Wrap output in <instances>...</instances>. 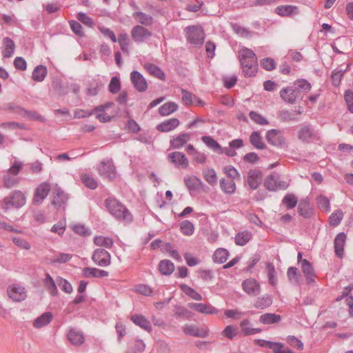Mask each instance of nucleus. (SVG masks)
Here are the masks:
<instances>
[{"label":"nucleus","mask_w":353,"mask_h":353,"mask_svg":"<svg viewBox=\"0 0 353 353\" xmlns=\"http://www.w3.org/2000/svg\"><path fill=\"white\" fill-rule=\"evenodd\" d=\"M190 139L189 133L183 132L173 137L170 141V147L172 149H179L185 145Z\"/></svg>","instance_id":"nucleus-28"},{"label":"nucleus","mask_w":353,"mask_h":353,"mask_svg":"<svg viewBox=\"0 0 353 353\" xmlns=\"http://www.w3.org/2000/svg\"><path fill=\"white\" fill-rule=\"evenodd\" d=\"M184 183L187 188L190 191L198 190L202 185L201 179L195 176L185 178Z\"/></svg>","instance_id":"nucleus-46"},{"label":"nucleus","mask_w":353,"mask_h":353,"mask_svg":"<svg viewBox=\"0 0 353 353\" xmlns=\"http://www.w3.org/2000/svg\"><path fill=\"white\" fill-rule=\"evenodd\" d=\"M19 179L16 176L6 173L3 176V187L8 189L12 188L19 183Z\"/></svg>","instance_id":"nucleus-50"},{"label":"nucleus","mask_w":353,"mask_h":353,"mask_svg":"<svg viewBox=\"0 0 353 353\" xmlns=\"http://www.w3.org/2000/svg\"><path fill=\"white\" fill-rule=\"evenodd\" d=\"M345 73V70H338L337 68L332 70L331 79L334 87H338L340 85Z\"/></svg>","instance_id":"nucleus-59"},{"label":"nucleus","mask_w":353,"mask_h":353,"mask_svg":"<svg viewBox=\"0 0 353 353\" xmlns=\"http://www.w3.org/2000/svg\"><path fill=\"white\" fill-rule=\"evenodd\" d=\"M26 198L24 194L20 190H14L9 196L5 197L1 203V208L5 212L10 207L15 208H21L26 204Z\"/></svg>","instance_id":"nucleus-3"},{"label":"nucleus","mask_w":353,"mask_h":353,"mask_svg":"<svg viewBox=\"0 0 353 353\" xmlns=\"http://www.w3.org/2000/svg\"><path fill=\"white\" fill-rule=\"evenodd\" d=\"M242 73L246 78L254 77L259 70L258 58L255 52L246 47H242L238 52Z\"/></svg>","instance_id":"nucleus-1"},{"label":"nucleus","mask_w":353,"mask_h":353,"mask_svg":"<svg viewBox=\"0 0 353 353\" xmlns=\"http://www.w3.org/2000/svg\"><path fill=\"white\" fill-rule=\"evenodd\" d=\"M272 304V299L270 295L265 294L261 297H259L255 303L254 307L256 309H265L270 307Z\"/></svg>","instance_id":"nucleus-43"},{"label":"nucleus","mask_w":353,"mask_h":353,"mask_svg":"<svg viewBox=\"0 0 353 353\" xmlns=\"http://www.w3.org/2000/svg\"><path fill=\"white\" fill-rule=\"evenodd\" d=\"M130 320L137 326L150 333L152 331L151 323L142 314H133Z\"/></svg>","instance_id":"nucleus-26"},{"label":"nucleus","mask_w":353,"mask_h":353,"mask_svg":"<svg viewBox=\"0 0 353 353\" xmlns=\"http://www.w3.org/2000/svg\"><path fill=\"white\" fill-rule=\"evenodd\" d=\"M301 270L305 277L307 284H313L315 282L316 275L312 263L308 260L303 259V264H301Z\"/></svg>","instance_id":"nucleus-21"},{"label":"nucleus","mask_w":353,"mask_h":353,"mask_svg":"<svg viewBox=\"0 0 353 353\" xmlns=\"http://www.w3.org/2000/svg\"><path fill=\"white\" fill-rule=\"evenodd\" d=\"M252 239V234L247 230L239 232L234 238L235 243L237 245L243 246L247 244Z\"/></svg>","instance_id":"nucleus-45"},{"label":"nucleus","mask_w":353,"mask_h":353,"mask_svg":"<svg viewBox=\"0 0 353 353\" xmlns=\"http://www.w3.org/2000/svg\"><path fill=\"white\" fill-rule=\"evenodd\" d=\"M343 212L341 210L333 212L329 217V223L332 227L338 226L343 219Z\"/></svg>","instance_id":"nucleus-52"},{"label":"nucleus","mask_w":353,"mask_h":353,"mask_svg":"<svg viewBox=\"0 0 353 353\" xmlns=\"http://www.w3.org/2000/svg\"><path fill=\"white\" fill-rule=\"evenodd\" d=\"M297 203L298 199L293 194H287L282 199V203L288 210L294 208L297 205Z\"/></svg>","instance_id":"nucleus-56"},{"label":"nucleus","mask_w":353,"mask_h":353,"mask_svg":"<svg viewBox=\"0 0 353 353\" xmlns=\"http://www.w3.org/2000/svg\"><path fill=\"white\" fill-rule=\"evenodd\" d=\"M45 287L47 288L49 293L52 296H55L58 294V290L55 282L50 274H46V278L43 280Z\"/></svg>","instance_id":"nucleus-41"},{"label":"nucleus","mask_w":353,"mask_h":353,"mask_svg":"<svg viewBox=\"0 0 353 353\" xmlns=\"http://www.w3.org/2000/svg\"><path fill=\"white\" fill-rule=\"evenodd\" d=\"M144 68L152 76H153L161 81L165 80V74L164 72L158 65L153 64V63H147L144 65Z\"/></svg>","instance_id":"nucleus-30"},{"label":"nucleus","mask_w":353,"mask_h":353,"mask_svg":"<svg viewBox=\"0 0 353 353\" xmlns=\"http://www.w3.org/2000/svg\"><path fill=\"white\" fill-rule=\"evenodd\" d=\"M265 139L269 144L276 148H282L287 146L285 139L280 130L271 129L268 130Z\"/></svg>","instance_id":"nucleus-8"},{"label":"nucleus","mask_w":353,"mask_h":353,"mask_svg":"<svg viewBox=\"0 0 353 353\" xmlns=\"http://www.w3.org/2000/svg\"><path fill=\"white\" fill-rule=\"evenodd\" d=\"M52 86L59 96H64L67 94L69 91L68 85L64 84L59 78L53 79Z\"/></svg>","instance_id":"nucleus-35"},{"label":"nucleus","mask_w":353,"mask_h":353,"mask_svg":"<svg viewBox=\"0 0 353 353\" xmlns=\"http://www.w3.org/2000/svg\"><path fill=\"white\" fill-rule=\"evenodd\" d=\"M220 187L226 194H232L236 190V184L232 179H221L220 180Z\"/></svg>","instance_id":"nucleus-42"},{"label":"nucleus","mask_w":353,"mask_h":353,"mask_svg":"<svg viewBox=\"0 0 353 353\" xmlns=\"http://www.w3.org/2000/svg\"><path fill=\"white\" fill-rule=\"evenodd\" d=\"M158 270L161 274L169 276L174 272V265L170 260L163 259L160 261L158 265Z\"/></svg>","instance_id":"nucleus-33"},{"label":"nucleus","mask_w":353,"mask_h":353,"mask_svg":"<svg viewBox=\"0 0 353 353\" xmlns=\"http://www.w3.org/2000/svg\"><path fill=\"white\" fill-rule=\"evenodd\" d=\"M281 320V316L274 313H265L259 317V321L265 325L278 323Z\"/></svg>","instance_id":"nucleus-40"},{"label":"nucleus","mask_w":353,"mask_h":353,"mask_svg":"<svg viewBox=\"0 0 353 353\" xmlns=\"http://www.w3.org/2000/svg\"><path fill=\"white\" fill-rule=\"evenodd\" d=\"M109 275L108 271L99 270L96 268L86 267L83 269V276L85 278H103Z\"/></svg>","instance_id":"nucleus-29"},{"label":"nucleus","mask_w":353,"mask_h":353,"mask_svg":"<svg viewBox=\"0 0 353 353\" xmlns=\"http://www.w3.org/2000/svg\"><path fill=\"white\" fill-rule=\"evenodd\" d=\"M243 290L250 296H256L260 294L259 283L254 279H248L242 283Z\"/></svg>","instance_id":"nucleus-19"},{"label":"nucleus","mask_w":353,"mask_h":353,"mask_svg":"<svg viewBox=\"0 0 353 353\" xmlns=\"http://www.w3.org/2000/svg\"><path fill=\"white\" fill-rule=\"evenodd\" d=\"M287 276L289 281L294 285H299L301 274L298 268L295 267H290L287 271Z\"/></svg>","instance_id":"nucleus-48"},{"label":"nucleus","mask_w":353,"mask_h":353,"mask_svg":"<svg viewBox=\"0 0 353 353\" xmlns=\"http://www.w3.org/2000/svg\"><path fill=\"white\" fill-rule=\"evenodd\" d=\"M347 236L345 232H340L336 234L334 240V249L336 256L342 259L344 256V246Z\"/></svg>","instance_id":"nucleus-20"},{"label":"nucleus","mask_w":353,"mask_h":353,"mask_svg":"<svg viewBox=\"0 0 353 353\" xmlns=\"http://www.w3.org/2000/svg\"><path fill=\"white\" fill-rule=\"evenodd\" d=\"M263 185L266 190L272 192L278 190H285L288 187V184L284 181H281L279 174L275 172L265 179Z\"/></svg>","instance_id":"nucleus-6"},{"label":"nucleus","mask_w":353,"mask_h":353,"mask_svg":"<svg viewBox=\"0 0 353 353\" xmlns=\"http://www.w3.org/2000/svg\"><path fill=\"white\" fill-rule=\"evenodd\" d=\"M130 79L133 86L138 92H143L148 89L147 81L139 72L133 70L130 74Z\"/></svg>","instance_id":"nucleus-16"},{"label":"nucleus","mask_w":353,"mask_h":353,"mask_svg":"<svg viewBox=\"0 0 353 353\" xmlns=\"http://www.w3.org/2000/svg\"><path fill=\"white\" fill-rule=\"evenodd\" d=\"M344 99L349 112L353 113V90L348 89L344 92Z\"/></svg>","instance_id":"nucleus-64"},{"label":"nucleus","mask_w":353,"mask_h":353,"mask_svg":"<svg viewBox=\"0 0 353 353\" xmlns=\"http://www.w3.org/2000/svg\"><path fill=\"white\" fill-rule=\"evenodd\" d=\"M82 183L91 190H95L98 187V182L94 177L88 174H83L81 176Z\"/></svg>","instance_id":"nucleus-53"},{"label":"nucleus","mask_w":353,"mask_h":353,"mask_svg":"<svg viewBox=\"0 0 353 353\" xmlns=\"http://www.w3.org/2000/svg\"><path fill=\"white\" fill-rule=\"evenodd\" d=\"M67 339L71 344L75 346H80L85 341L83 334L75 328H70L68 330Z\"/></svg>","instance_id":"nucleus-25"},{"label":"nucleus","mask_w":353,"mask_h":353,"mask_svg":"<svg viewBox=\"0 0 353 353\" xmlns=\"http://www.w3.org/2000/svg\"><path fill=\"white\" fill-rule=\"evenodd\" d=\"M263 173L259 169H252L248 172L247 180L249 188L256 190L262 183Z\"/></svg>","instance_id":"nucleus-12"},{"label":"nucleus","mask_w":353,"mask_h":353,"mask_svg":"<svg viewBox=\"0 0 353 353\" xmlns=\"http://www.w3.org/2000/svg\"><path fill=\"white\" fill-rule=\"evenodd\" d=\"M50 185L47 182H43L34 190L33 203H41L48 195L50 191Z\"/></svg>","instance_id":"nucleus-17"},{"label":"nucleus","mask_w":353,"mask_h":353,"mask_svg":"<svg viewBox=\"0 0 353 353\" xmlns=\"http://www.w3.org/2000/svg\"><path fill=\"white\" fill-rule=\"evenodd\" d=\"M203 178L211 185L217 183V176L214 169L208 168L203 172Z\"/></svg>","instance_id":"nucleus-57"},{"label":"nucleus","mask_w":353,"mask_h":353,"mask_svg":"<svg viewBox=\"0 0 353 353\" xmlns=\"http://www.w3.org/2000/svg\"><path fill=\"white\" fill-rule=\"evenodd\" d=\"M178 110V105L172 101H169L159 108V114L161 116H168Z\"/></svg>","instance_id":"nucleus-39"},{"label":"nucleus","mask_w":353,"mask_h":353,"mask_svg":"<svg viewBox=\"0 0 353 353\" xmlns=\"http://www.w3.org/2000/svg\"><path fill=\"white\" fill-rule=\"evenodd\" d=\"M298 213L304 219H310L313 214V209L310 208V200L308 197L301 199L298 205Z\"/></svg>","instance_id":"nucleus-24"},{"label":"nucleus","mask_w":353,"mask_h":353,"mask_svg":"<svg viewBox=\"0 0 353 353\" xmlns=\"http://www.w3.org/2000/svg\"><path fill=\"white\" fill-rule=\"evenodd\" d=\"M3 43L5 48L2 51V55L4 58H9L14 54L15 43L12 39L8 37L3 38Z\"/></svg>","instance_id":"nucleus-34"},{"label":"nucleus","mask_w":353,"mask_h":353,"mask_svg":"<svg viewBox=\"0 0 353 353\" xmlns=\"http://www.w3.org/2000/svg\"><path fill=\"white\" fill-rule=\"evenodd\" d=\"M275 13L282 17H289L299 13V8L295 6H279L275 9Z\"/></svg>","instance_id":"nucleus-31"},{"label":"nucleus","mask_w":353,"mask_h":353,"mask_svg":"<svg viewBox=\"0 0 353 353\" xmlns=\"http://www.w3.org/2000/svg\"><path fill=\"white\" fill-rule=\"evenodd\" d=\"M7 292L8 296L15 302H21L27 297L25 288L19 285L9 286Z\"/></svg>","instance_id":"nucleus-15"},{"label":"nucleus","mask_w":353,"mask_h":353,"mask_svg":"<svg viewBox=\"0 0 353 353\" xmlns=\"http://www.w3.org/2000/svg\"><path fill=\"white\" fill-rule=\"evenodd\" d=\"M254 343L262 347L272 350L273 353H295L284 343L281 342H272L265 339H255Z\"/></svg>","instance_id":"nucleus-5"},{"label":"nucleus","mask_w":353,"mask_h":353,"mask_svg":"<svg viewBox=\"0 0 353 353\" xmlns=\"http://www.w3.org/2000/svg\"><path fill=\"white\" fill-rule=\"evenodd\" d=\"M94 243L97 246L111 248L113 246V240L110 237L98 236L94 239Z\"/></svg>","instance_id":"nucleus-54"},{"label":"nucleus","mask_w":353,"mask_h":353,"mask_svg":"<svg viewBox=\"0 0 353 353\" xmlns=\"http://www.w3.org/2000/svg\"><path fill=\"white\" fill-rule=\"evenodd\" d=\"M280 97L287 103L294 104L300 100L299 95L295 92L292 87L288 86L282 88L279 92Z\"/></svg>","instance_id":"nucleus-23"},{"label":"nucleus","mask_w":353,"mask_h":353,"mask_svg":"<svg viewBox=\"0 0 353 353\" xmlns=\"http://www.w3.org/2000/svg\"><path fill=\"white\" fill-rule=\"evenodd\" d=\"M266 270L268 272V281L269 283L272 285L275 286L277 282V280L276 279V270L274 265L272 263H268L266 265Z\"/></svg>","instance_id":"nucleus-58"},{"label":"nucleus","mask_w":353,"mask_h":353,"mask_svg":"<svg viewBox=\"0 0 353 353\" xmlns=\"http://www.w3.org/2000/svg\"><path fill=\"white\" fill-rule=\"evenodd\" d=\"M92 261L99 266L107 267L110 265V254L103 248L96 249L92 256Z\"/></svg>","instance_id":"nucleus-9"},{"label":"nucleus","mask_w":353,"mask_h":353,"mask_svg":"<svg viewBox=\"0 0 353 353\" xmlns=\"http://www.w3.org/2000/svg\"><path fill=\"white\" fill-rule=\"evenodd\" d=\"M169 161L176 168L185 169L189 165L186 156L181 152H173L168 155Z\"/></svg>","instance_id":"nucleus-11"},{"label":"nucleus","mask_w":353,"mask_h":353,"mask_svg":"<svg viewBox=\"0 0 353 353\" xmlns=\"http://www.w3.org/2000/svg\"><path fill=\"white\" fill-rule=\"evenodd\" d=\"M250 143L256 149L263 150L266 149L267 146L263 143L262 137L259 131H254L250 136Z\"/></svg>","instance_id":"nucleus-38"},{"label":"nucleus","mask_w":353,"mask_h":353,"mask_svg":"<svg viewBox=\"0 0 353 353\" xmlns=\"http://www.w3.org/2000/svg\"><path fill=\"white\" fill-rule=\"evenodd\" d=\"M175 310L174 316L176 318L181 317L188 319L192 316V312L183 306L176 305Z\"/></svg>","instance_id":"nucleus-62"},{"label":"nucleus","mask_w":353,"mask_h":353,"mask_svg":"<svg viewBox=\"0 0 353 353\" xmlns=\"http://www.w3.org/2000/svg\"><path fill=\"white\" fill-rule=\"evenodd\" d=\"M152 35V32L142 26H135L131 30L132 39L137 43L144 42L146 39L151 37Z\"/></svg>","instance_id":"nucleus-10"},{"label":"nucleus","mask_w":353,"mask_h":353,"mask_svg":"<svg viewBox=\"0 0 353 353\" xmlns=\"http://www.w3.org/2000/svg\"><path fill=\"white\" fill-rule=\"evenodd\" d=\"M290 86L299 95L301 101L303 100L304 93H307L312 88L311 83L304 79L296 80Z\"/></svg>","instance_id":"nucleus-18"},{"label":"nucleus","mask_w":353,"mask_h":353,"mask_svg":"<svg viewBox=\"0 0 353 353\" xmlns=\"http://www.w3.org/2000/svg\"><path fill=\"white\" fill-rule=\"evenodd\" d=\"M121 50L123 51V53L128 54V46H129V41H128V35L127 33H121L118 36L117 39Z\"/></svg>","instance_id":"nucleus-60"},{"label":"nucleus","mask_w":353,"mask_h":353,"mask_svg":"<svg viewBox=\"0 0 353 353\" xmlns=\"http://www.w3.org/2000/svg\"><path fill=\"white\" fill-rule=\"evenodd\" d=\"M55 193L56 196H54L51 201L52 205H54L57 210H60L61 208L64 210L69 199L68 195L57 185H56L55 187Z\"/></svg>","instance_id":"nucleus-13"},{"label":"nucleus","mask_w":353,"mask_h":353,"mask_svg":"<svg viewBox=\"0 0 353 353\" xmlns=\"http://www.w3.org/2000/svg\"><path fill=\"white\" fill-rule=\"evenodd\" d=\"M183 332L187 335L196 337L205 338L208 336V332L206 330H201L194 325H186Z\"/></svg>","instance_id":"nucleus-32"},{"label":"nucleus","mask_w":353,"mask_h":353,"mask_svg":"<svg viewBox=\"0 0 353 353\" xmlns=\"http://www.w3.org/2000/svg\"><path fill=\"white\" fill-rule=\"evenodd\" d=\"M179 288L185 293L187 296H190L194 300L201 301L202 300V296L197 292L194 289L188 286L186 284L179 285Z\"/></svg>","instance_id":"nucleus-49"},{"label":"nucleus","mask_w":353,"mask_h":353,"mask_svg":"<svg viewBox=\"0 0 353 353\" xmlns=\"http://www.w3.org/2000/svg\"><path fill=\"white\" fill-rule=\"evenodd\" d=\"M97 170L101 176L108 179L109 181H113L117 178L116 166L112 159L101 161Z\"/></svg>","instance_id":"nucleus-4"},{"label":"nucleus","mask_w":353,"mask_h":353,"mask_svg":"<svg viewBox=\"0 0 353 353\" xmlns=\"http://www.w3.org/2000/svg\"><path fill=\"white\" fill-rule=\"evenodd\" d=\"M180 230L185 236H190L194 232V226L188 220H184L180 223Z\"/></svg>","instance_id":"nucleus-55"},{"label":"nucleus","mask_w":353,"mask_h":353,"mask_svg":"<svg viewBox=\"0 0 353 353\" xmlns=\"http://www.w3.org/2000/svg\"><path fill=\"white\" fill-rule=\"evenodd\" d=\"M102 86L103 84L98 80H92V81H90L86 90L87 95L90 97L96 96Z\"/></svg>","instance_id":"nucleus-51"},{"label":"nucleus","mask_w":353,"mask_h":353,"mask_svg":"<svg viewBox=\"0 0 353 353\" xmlns=\"http://www.w3.org/2000/svg\"><path fill=\"white\" fill-rule=\"evenodd\" d=\"M48 74L47 68L43 65H38L32 72V79L37 82H41Z\"/></svg>","instance_id":"nucleus-36"},{"label":"nucleus","mask_w":353,"mask_h":353,"mask_svg":"<svg viewBox=\"0 0 353 353\" xmlns=\"http://www.w3.org/2000/svg\"><path fill=\"white\" fill-rule=\"evenodd\" d=\"M185 37L187 41L194 45H201L204 40V33L203 30L196 26H188L185 29Z\"/></svg>","instance_id":"nucleus-7"},{"label":"nucleus","mask_w":353,"mask_h":353,"mask_svg":"<svg viewBox=\"0 0 353 353\" xmlns=\"http://www.w3.org/2000/svg\"><path fill=\"white\" fill-rule=\"evenodd\" d=\"M105 206L108 212L117 220L132 221V215L127 208L117 199L108 197L105 200Z\"/></svg>","instance_id":"nucleus-2"},{"label":"nucleus","mask_w":353,"mask_h":353,"mask_svg":"<svg viewBox=\"0 0 353 353\" xmlns=\"http://www.w3.org/2000/svg\"><path fill=\"white\" fill-rule=\"evenodd\" d=\"M52 320V314L50 312L42 314L33 322V326L36 328H41L49 324Z\"/></svg>","instance_id":"nucleus-37"},{"label":"nucleus","mask_w":353,"mask_h":353,"mask_svg":"<svg viewBox=\"0 0 353 353\" xmlns=\"http://www.w3.org/2000/svg\"><path fill=\"white\" fill-rule=\"evenodd\" d=\"M188 307L202 314H216L219 312V310L210 304H205L202 303H188Z\"/></svg>","instance_id":"nucleus-22"},{"label":"nucleus","mask_w":353,"mask_h":353,"mask_svg":"<svg viewBox=\"0 0 353 353\" xmlns=\"http://www.w3.org/2000/svg\"><path fill=\"white\" fill-rule=\"evenodd\" d=\"M109 92L112 94H117L121 90V81L119 77H112L108 85Z\"/></svg>","instance_id":"nucleus-63"},{"label":"nucleus","mask_w":353,"mask_h":353,"mask_svg":"<svg viewBox=\"0 0 353 353\" xmlns=\"http://www.w3.org/2000/svg\"><path fill=\"white\" fill-rule=\"evenodd\" d=\"M134 17L142 25L150 26L153 22V18L152 16L147 14L143 12H136L133 14Z\"/></svg>","instance_id":"nucleus-47"},{"label":"nucleus","mask_w":353,"mask_h":353,"mask_svg":"<svg viewBox=\"0 0 353 353\" xmlns=\"http://www.w3.org/2000/svg\"><path fill=\"white\" fill-rule=\"evenodd\" d=\"M229 256L228 251L225 248H218L214 252L213 261L216 263L222 264L226 261Z\"/></svg>","instance_id":"nucleus-44"},{"label":"nucleus","mask_w":353,"mask_h":353,"mask_svg":"<svg viewBox=\"0 0 353 353\" xmlns=\"http://www.w3.org/2000/svg\"><path fill=\"white\" fill-rule=\"evenodd\" d=\"M297 137L301 141L308 143L316 138V132L311 125H302Z\"/></svg>","instance_id":"nucleus-14"},{"label":"nucleus","mask_w":353,"mask_h":353,"mask_svg":"<svg viewBox=\"0 0 353 353\" xmlns=\"http://www.w3.org/2000/svg\"><path fill=\"white\" fill-rule=\"evenodd\" d=\"M56 281H57V285H59V287L61 288V290L62 291H63L64 292H65L67 294H70L72 292V290H73L72 286L68 281H67L66 279H63L60 276L57 277Z\"/></svg>","instance_id":"nucleus-61"},{"label":"nucleus","mask_w":353,"mask_h":353,"mask_svg":"<svg viewBox=\"0 0 353 353\" xmlns=\"http://www.w3.org/2000/svg\"><path fill=\"white\" fill-rule=\"evenodd\" d=\"M179 123L180 121L177 118H172L160 123L156 128L159 132H168L174 130Z\"/></svg>","instance_id":"nucleus-27"}]
</instances>
